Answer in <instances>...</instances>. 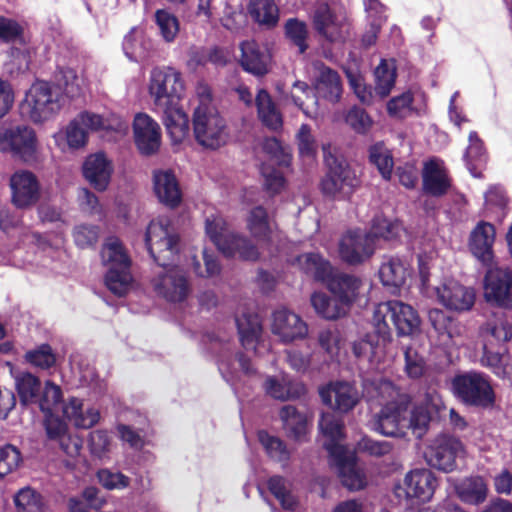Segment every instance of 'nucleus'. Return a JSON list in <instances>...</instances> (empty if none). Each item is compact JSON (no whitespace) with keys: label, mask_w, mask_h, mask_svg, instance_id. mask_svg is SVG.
I'll return each mask as SVG.
<instances>
[{"label":"nucleus","mask_w":512,"mask_h":512,"mask_svg":"<svg viewBox=\"0 0 512 512\" xmlns=\"http://www.w3.org/2000/svg\"><path fill=\"white\" fill-rule=\"evenodd\" d=\"M150 255L161 267L152 279L158 296L172 303L183 302L190 293L184 271L174 264L179 251V237L167 217H158L150 222L145 236Z\"/></svg>","instance_id":"nucleus-1"},{"label":"nucleus","mask_w":512,"mask_h":512,"mask_svg":"<svg viewBox=\"0 0 512 512\" xmlns=\"http://www.w3.org/2000/svg\"><path fill=\"white\" fill-rule=\"evenodd\" d=\"M149 96L155 112L162 114L173 142H181L189 131V120L181 106L185 84L182 74L172 67L154 68L150 73Z\"/></svg>","instance_id":"nucleus-2"},{"label":"nucleus","mask_w":512,"mask_h":512,"mask_svg":"<svg viewBox=\"0 0 512 512\" xmlns=\"http://www.w3.org/2000/svg\"><path fill=\"white\" fill-rule=\"evenodd\" d=\"M363 387L367 400L382 406L370 421L371 429L387 437H404L411 397L384 378L365 380Z\"/></svg>","instance_id":"nucleus-3"},{"label":"nucleus","mask_w":512,"mask_h":512,"mask_svg":"<svg viewBox=\"0 0 512 512\" xmlns=\"http://www.w3.org/2000/svg\"><path fill=\"white\" fill-rule=\"evenodd\" d=\"M315 68L318 75L315 81V94L309 89L308 85L302 81H295L291 99L303 113L310 118L317 114L318 98H323L329 102H337L342 94V85L338 73L324 64L317 63Z\"/></svg>","instance_id":"nucleus-4"},{"label":"nucleus","mask_w":512,"mask_h":512,"mask_svg":"<svg viewBox=\"0 0 512 512\" xmlns=\"http://www.w3.org/2000/svg\"><path fill=\"white\" fill-rule=\"evenodd\" d=\"M205 233L226 257H237L244 261L260 258L258 247L246 236L231 231L223 216L217 212L206 215Z\"/></svg>","instance_id":"nucleus-5"},{"label":"nucleus","mask_w":512,"mask_h":512,"mask_svg":"<svg viewBox=\"0 0 512 512\" xmlns=\"http://www.w3.org/2000/svg\"><path fill=\"white\" fill-rule=\"evenodd\" d=\"M64 106L59 88L46 81H36L25 94L21 104L23 115L34 124L54 119Z\"/></svg>","instance_id":"nucleus-6"},{"label":"nucleus","mask_w":512,"mask_h":512,"mask_svg":"<svg viewBox=\"0 0 512 512\" xmlns=\"http://www.w3.org/2000/svg\"><path fill=\"white\" fill-rule=\"evenodd\" d=\"M322 150L327 173L320 183L321 192L334 200L348 199L360 184L355 171L345 160L332 153L330 144L323 145Z\"/></svg>","instance_id":"nucleus-7"},{"label":"nucleus","mask_w":512,"mask_h":512,"mask_svg":"<svg viewBox=\"0 0 512 512\" xmlns=\"http://www.w3.org/2000/svg\"><path fill=\"white\" fill-rule=\"evenodd\" d=\"M13 378L20 404L23 406L35 404L45 415H50L62 400L61 387L51 380L42 384L30 372H17Z\"/></svg>","instance_id":"nucleus-8"},{"label":"nucleus","mask_w":512,"mask_h":512,"mask_svg":"<svg viewBox=\"0 0 512 512\" xmlns=\"http://www.w3.org/2000/svg\"><path fill=\"white\" fill-rule=\"evenodd\" d=\"M101 259L108 268L105 276L107 288L119 297L126 295L132 287L130 259L118 238L109 237L105 241Z\"/></svg>","instance_id":"nucleus-9"},{"label":"nucleus","mask_w":512,"mask_h":512,"mask_svg":"<svg viewBox=\"0 0 512 512\" xmlns=\"http://www.w3.org/2000/svg\"><path fill=\"white\" fill-rule=\"evenodd\" d=\"M452 392L466 405L490 408L495 403V393L489 377L480 372L456 375L452 380Z\"/></svg>","instance_id":"nucleus-10"},{"label":"nucleus","mask_w":512,"mask_h":512,"mask_svg":"<svg viewBox=\"0 0 512 512\" xmlns=\"http://www.w3.org/2000/svg\"><path fill=\"white\" fill-rule=\"evenodd\" d=\"M0 152L11 153L27 164L35 163L39 156L36 131L24 124L11 127L0 124Z\"/></svg>","instance_id":"nucleus-11"},{"label":"nucleus","mask_w":512,"mask_h":512,"mask_svg":"<svg viewBox=\"0 0 512 512\" xmlns=\"http://www.w3.org/2000/svg\"><path fill=\"white\" fill-rule=\"evenodd\" d=\"M193 129L197 142L203 147L217 149L226 142V124L215 108L197 106Z\"/></svg>","instance_id":"nucleus-12"},{"label":"nucleus","mask_w":512,"mask_h":512,"mask_svg":"<svg viewBox=\"0 0 512 512\" xmlns=\"http://www.w3.org/2000/svg\"><path fill=\"white\" fill-rule=\"evenodd\" d=\"M209 349L217 355L218 369L230 385L234 386L239 379V373L242 372L247 376L255 373V369L247 357L242 353L233 354L232 346L229 341L220 339L219 337H209Z\"/></svg>","instance_id":"nucleus-13"},{"label":"nucleus","mask_w":512,"mask_h":512,"mask_svg":"<svg viewBox=\"0 0 512 512\" xmlns=\"http://www.w3.org/2000/svg\"><path fill=\"white\" fill-rule=\"evenodd\" d=\"M390 320L399 335H412L420 325V318L414 308L401 301L392 300L378 304L373 313V321L389 326Z\"/></svg>","instance_id":"nucleus-14"},{"label":"nucleus","mask_w":512,"mask_h":512,"mask_svg":"<svg viewBox=\"0 0 512 512\" xmlns=\"http://www.w3.org/2000/svg\"><path fill=\"white\" fill-rule=\"evenodd\" d=\"M312 21L315 30L329 42H342L349 35L348 19L342 14L335 13L324 1L317 3Z\"/></svg>","instance_id":"nucleus-15"},{"label":"nucleus","mask_w":512,"mask_h":512,"mask_svg":"<svg viewBox=\"0 0 512 512\" xmlns=\"http://www.w3.org/2000/svg\"><path fill=\"white\" fill-rule=\"evenodd\" d=\"M77 121L89 132H97L108 140L116 141L129 132V122L114 113L98 114L92 111H82Z\"/></svg>","instance_id":"nucleus-16"},{"label":"nucleus","mask_w":512,"mask_h":512,"mask_svg":"<svg viewBox=\"0 0 512 512\" xmlns=\"http://www.w3.org/2000/svg\"><path fill=\"white\" fill-rule=\"evenodd\" d=\"M463 453L464 448L459 439L440 435L429 446L425 459L430 467L448 473L456 468V460Z\"/></svg>","instance_id":"nucleus-17"},{"label":"nucleus","mask_w":512,"mask_h":512,"mask_svg":"<svg viewBox=\"0 0 512 512\" xmlns=\"http://www.w3.org/2000/svg\"><path fill=\"white\" fill-rule=\"evenodd\" d=\"M308 324L294 311L282 307L272 314L271 332L282 344H291L308 336Z\"/></svg>","instance_id":"nucleus-18"},{"label":"nucleus","mask_w":512,"mask_h":512,"mask_svg":"<svg viewBox=\"0 0 512 512\" xmlns=\"http://www.w3.org/2000/svg\"><path fill=\"white\" fill-rule=\"evenodd\" d=\"M392 341L388 326L373 321V331L353 343V352L357 358H363L371 364H379L385 356L386 347Z\"/></svg>","instance_id":"nucleus-19"},{"label":"nucleus","mask_w":512,"mask_h":512,"mask_svg":"<svg viewBox=\"0 0 512 512\" xmlns=\"http://www.w3.org/2000/svg\"><path fill=\"white\" fill-rule=\"evenodd\" d=\"M375 252V243L370 234L361 230L345 233L338 244L340 259L349 265H359L367 261Z\"/></svg>","instance_id":"nucleus-20"},{"label":"nucleus","mask_w":512,"mask_h":512,"mask_svg":"<svg viewBox=\"0 0 512 512\" xmlns=\"http://www.w3.org/2000/svg\"><path fill=\"white\" fill-rule=\"evenodd\" d=\"M484 297L497 306L512 307V270L500 266L490 268L484 279Z\"/></svg>","instance_id":"nucleus-21"},{"label":"nucleus","mask_w":512,"mask_h":512,"mask_svg":"<svg viewBox=\"0 0 512 512\" xmlns=\"http://www.w3.org/2000/svg\"><path fill=\"white\" fill-rule=\"evenodd\" d=\"M11 202L19 209L35 205L41 196L40 183L37 176L25 169L15 171L9 180Z\"/></svg>","instance_id":"nucleus-22"},{"label":"nucleus","mask_w":512,"mask_h":512,"mask_svg":"<svg viewBox=\"0 0 512 512\" xmlns=\"http://www.w3.org/2000/svg\"><path fill=\"white\" fill-rule=\"evenodd\" d=\"M331 460L338 470L342 484L349 490H360L367 480L364 472L357 466L355 455L348 447H330Z\"/></svg>","instance_id":"nucleus-23"},{"label":"nucleus","mask_w":512,"mask_h":512,"mask_svg":"<svg viewBox=\"0 0 512 512\" xmlns=\"http://www.w3.org/2000/svg\"><path fill=\"white\" fill-rule=\"evenodd\" d=\"M437 480L429 469H415L404 478L403 485L395 488L398 498H416L420 501H428L434 494Z\"/></svg>","instance_id":"nucleus-24"},{"label":"nucleus","mask_w":512,"mask_h":512,"mask_svg":"<svg viewBox=\"0 0 512 512\" xmlns=\"http://www.w3.org/2000/svg\"><path fill=\"white\" fill-rule=\"evenodd\" d=\"M437 300L445 308L465 312L469 311L475 303V291L455 280H447L434 288Z\"/></svg>","instance_id":"nucleus-25"},{"label":"nucleus","mask_w":512,"mask_h":512,"mask_svg":"<svg viewBox=\"0 0 512 512\" xmlns=\"http://www.w3.org/2000/svg\"><path fill=\"white\" fill-rule=\"evenodd\" d=\"M324 404L342 413L352 410L360 400L356 387L349 382L336 381L320 388Z\"/></svg>","instance_id":"nucleus-26"},{"label":"nucleus","mask_w":512,"mask_h":512,"mask_svg":"<svg viewBox=\"0 0 512 512\" xmlns=\"http://www.w3.org/2000/svg\"><path fill=\"white\" fill-rule=\"evenodd\" d=\"M134 140L139 151L144 155L155 153L161 144L158 123L145 113H138L133 120Z\"/></svg>","instance_id":"nucleus-27"},{"label":"nucleus","mask_w":512,"mask_h":512,"mask_svg":"<svg viewBox=\"0 0 512 512\" xmlns=\"http://www.w3.org/2000/svg\"><path fill=\"white\" fill-rule=\"evenodd\" d=\"M263 389L268 396L280 401L296 400L306 394L305 385L286 372L267 375Z\"/></svg>","instance_id":"nucleus-28"},{"label":"nucleus","mask_w":512,"mask_h":512,"mask_svg":"<svg viewBox=\"0 0 512 512\" xmlns=\"http://www.w3.org/2000/svg\"><path fill=\"white\" fill-rule=\"evenodd\" d=\"M112 173V161L103 152L91 154L84 161L83 175L85 179L100 192L108 188Z\"/></svg>","instance_id":"nucleus-29"},{"label":"nucleus","mask_w":512,"mask_h":512,"mask_svg":"<svg viewBox=\"0 0 512 512\" xmlns=\"http://www.w3.org/2000/svg\"><path fill=\"white\" fill-rule=\"evenodd\" d=\"M154 192L161 203L174 208L182 200V191L175 174L170 170H158L153 175Z\"/></svg>","instance_id":"nucleus-30"},{"label":"nucleus","mask_w":512,"mask_h":512,"mask_svg":"<svg viewBox=\"0 0 512 512\" xmlns=\"http://www.w3.org/2000/svg\"><path fill=\"white\" fill-rule=\"evenodd\" d=\"M495 228L488 222H480L470 235L469 247L472 254L483 264L487 265L493 258Z\"/></svg>","instance_id":"nucleus-31"},{"label":"nucleus","mask_w":512,"mask_h":512,"mask_svg":"<svg viewBox=\"0 0 512 512\" xmlns=\"http://www.w3.org/2000/svg\"><path fill=\"white\" fill-rule=\"evenodd\" d=\"M425 193L440 197L447 193L451 180L442 161L433 159L425 163L422 173Z\"/></svg>","instance_id":"nucleus-32"},{"label":"nucleus","mask_w":512,"mask_h":512,"mask_svg":"<svg viewBox=\"0 0 512 512\" xmlns=\"http://www.w3.org/2000/svg\"><path fill=\"white\" fill-rule=\"evenodd\" d=\"M63 415L75 427L82 429H89L100 420L99 410L77 397L69 398L63 405Z\"/></svg>","instance_id":"nucleus-33"},{"label":"nucleus","mask_w":512,"mask_h":512,"mask_svg":"<svg viewBox=\"0 0 512 512\" xmlns=\"http://www.w3.org/2000/svg\"><path fill=\"white\" fill-rule=\"evenodd\" d=\"M410 275V264L404 257L387 255L382 259L379 277L384 286L399 288Z\"/></svg>","instance_id":"nucleus-34"},{"label":"nucleus","mask_w":512,"mask_h":512,"mask_svg":"<svg viewBox=\"0 0 512 512\" xmlns=\"http://www.w3.org/2000/svg\"><path fill=\"white\" fill-rule=\"evenodd\" d=\"M241 65L249 73L262 76L268 72L270 54L266 48L260 47L255 41H244L240 45Z\"/></svg>","instance_id":"nucleus-35"},{"label":"nucleus","mask_w":512,"mask_h":512,"mask_svg":"<svg viewBox=\"0 0 512 512\" xmlns=\"http://www.w3.org/2000/svg\"><path fill=\"white\" fill-rule=\"evenodd\" d=\"M361 284V280L356 276L334 272L326 283V287L332 295L343 300L345 307L350 310L359 294Z\"/></svg>","instance_id":"nucleus-36"},{"label":"nucleus","mask_w":512,"mask_h":512,"mask_svg":"<svg viewBox=\"0 0 512 512\" xmlns=\"http://www.w3.org/2000/svg\"><path fill=\"white\" fill-rule=\"evenodd\" d=\"M53 139L61 151H76L87 145L88 133L74 117L65 127L53 134Z\"/></svg>","instance_id":"nucleus-37"},{"label":"nucleus","mask_w":512,"mask_h":512,"mask_svg":"<svg viewBox=\"0 0 512 512\" xmlns=\"http://www.w3.org/2000/svg\"><path fill=\"white\" fill-rule=\"evenodd\" d=\"M295 264L306 275L325 284L335 272L330 262L318 253L311 252L299 255L295 259Z\"/></svg>","instance_id":"nucleus-38"},{"label":"nucleus","mask_w":512,"mask_h":512,"mask_svg":"<svg viewBox=\"0 0 512 512\" xmlns=\"http://www.w3.org/2000/svg\"><path fill=\"white\" fill-rule=\"evenodd\" d=\"M246 226L251 236L259 243H270L274 238V225L262 206L250 210Z\"/></svg>","instance_id":"nucleus-39"},{"label":"nucleus","mask_w":512,"mask_h":512,"mask_svg":"<svg viewBox=\"0 0 512 512\" xmlns=\"http://www.w3.org/2000/svg\"><path fill=\"white\" fill-rule=\"evenodd\" d=\"M279 417L287 435L297 441H302L308 432L306 413L293 405H284L279 411Z\"/></svg>","instance_id":"nucleus-40"},{"label":"nucleus","mask_w":512,"mask_h":512,"mask_svg":"<svg viewBox=\"0 0 512 512\" xmlns=\"http://www.w3.org/2000/svg\"><path fill=\"white\" fill-rule=\"evenodd\" d=\"M310 302L316 314L326 320H337L349 311L343 304V300L321 291L314 292L310 297Z\"/></svg>","instance_id":"nucleus-41"},{"label":"nucleus","mask_w":512,"mask_h":512,"mask_svg":"<svg viewBox=\"0 0 512 512\" xmlns=\"http://www.w3.org/2000/svg\"><path fill=\"white\" fill-rule=\"evenodd\" d=\"M153 48V43L141 29L133 28L124 38L125 55L134 62L146 60Z\"/></svg>","instance_id":"nucleus-42"},{"label":"nucleus","mask_w":512,"mask_h":512,"mask_svg":"<svg viewBox=\"0 0 512 512\" xmlns=\"http://www.w3.org/2000/svg\"><path fill=\"white\" fill-rule=\"evenodd\" d=\"M236 324L242 346L246 350H255L262 334L259 316L253 313H244L236 318Z\"/></svg>","instance_id":"nucleus-43"},{"label":"nucleus","mask_w":512,"mask_h":512,"mask_svg":"<svg viewBox=\"0 0 512 512\" xmlns=\"http://www.w3.org/2000/svg\"><path fill=\"white\" fill-rule=\"evenodd\" d=\"M404 356V372L411 379L422 377L427 369L426 360L419 343L412 338L408 344L402 345Z\"/></svg>","instance_id":"nucleus-44"},{"label":"nucleus","mask_w":512,"mask_h":512,"mask_svg":"<svg viewBox=\"0 0 512 512\" xmlns=\"http://www.w3.org/2000/svg\"><path fill=\"white\" fill-rule=\"evenodd\" d=\"M258 117L269 129L277 130L282 127L283 119L269 93L260 89L255 98Z\"/></svg>","instance_id":"nucleus-45"},{"label":"nucleus","mask_w":512,"mask_h":512,"mask_svg":"<svg viewBox=\"0 0 512 512\" xmlns=\"http://www.w3.org/2000/svg\"><path fill=\"white\" fill-rule=\"evenodd\" d=\"M493 345L483 344V355L481 363L483 366L489 367L495 375L500 378L510 379L511 365L508 362L509 356L504 348L497 351L493 350Z\"/></svg>","instance_id":"nucleus-46"},{"label":"nucleus","mask_w":512,"mask_h":512,"mask_svg":"<svg viewBox=\"0 0 512 512\" xmlns=\"http://www.w3.org/2000/svg\"><path fill=\"white\" fill-rule=\"evenodd\" d=\"M57 88L62 89V95L68 98H76L82 95L85 88V80L82 74L70 67L60 68L56 76Z\"/></svg>","instance_id":"nucleus-47"},{"label":"nucleus","mask_w":512,"mask_h":512,"mask_svg":"<svg viewBox=\"0 0 512 512\" xmlns=\"http://www.w3.org/2000/svg\"><path fill=\"white\" fill-rule=\"evenodd\" d=\"M319 428L326 437L324 447L331 456L330 447H345L340 442L343 438V422L332 413H323L319 420Z\"/></svg>","instance_id":"nucleus-48"},{"label":"nucleus","mask_w":512,"mask_h":512,"mask_svg":"<svg viewBox=\"0 0 512 512\" xmlns=\"http://www.w3.org/2000/svg\"><path fill=\"white\" fill-rule=\"evenodd\" d=\"M249 13L255 22L268 28L279 21V9L274 0H249Z\"/></svg>","instance_id":"nucleus-49"},{"label":"nucleus","mask_w":512,"mask_h":512,"mask_svg":"<svg viewBox=\"0 0 512 512\" xmlns=\"http://www.w3.org/2000/svg\"><path fill=\"white\" fill-rule=\"evenodd\" d=\"M487 492V484L479 476L466 478L457 486V493L460 499L470 504L484 502Z\"/></svg>","instance_id":"nucleus-50"},{"label":"nucleus","mask_w":512,"mask_h":512,"mask_svg":"<svg viewBox=\"0 0 512 512\" xmlns=\"http://www.w3.org/2000/svg\"><path fill=\"white\" fill-rule=\"evenodd\" d=\"M487 155L483 146V142L477 133L472 131L469 134V145L464 155L466 167L474 177H480V173L476 170L486 163Z\"/></svg>","instance_id":"nucleus-51"},{"label":"nucleus","mask_w":512,"mask_h":512,"mask_svg":"<svg viewBox=\"0 0 512 512\" xmlns=\"http://www.w3.org/2000/svg\"><path fill=\"white\" fill-rule=\"evenodd\" d=\"M375 92L381 98L386 97L392 90L396 80V67L392 60H382L376 67Z\"/></svg>","instance_id":"nucleus-52"},{"label":"nucleus","mask_w":512,"mask_h":512,"mask_svg":"<svg viewBox=\"0 0 512 512\" xmlns=\"http://www.w3.org/2000/svg\"><path fill=\"white\" fill-rule=\"evenodd\" d=\"M404 227L398 220H390L383 216H376L373 219L370 235L373 240L382 238L386 241L400 239L404 233Z\"/></svg>","instance_id":"nucleus-53"},{"label":"nucleus","mask_w":512,"mask_h":512,"mask_svg":"<svg viewBox=\"0 0 512 512\" xmlns=\"http://www.w3.org/2000/svg\"><path fill=\"white\" fill-rule=\"evenodd\" d=\"M258 439L267 455L272 460L282 463L283 465L287 464L290 458V452L280 438L270 435L266 431H260L258 433Z\"/></svg>","instance_id":"nucleus-54"},{"label":"nucleus","mask_w":512,"mask_h":512,"mask_svg":"<svg viewBox=\"0 0 512 512\" xmlns=\"http://www.w3.org/2000/svg\"><path fill=\"white\" fill-rule=\"evenodd\" d=\"M268 489L285 510H294L297 505L291 485L283 477L273 476L268 480Z\"/></svg>","instance_id":"nucleus-55"},{"label":"nucleus","mask_w":512,"mask_h":512,"mask_svg":"<svg viewBox=\"0 0 512 512\" xmlns=\"http://www.w3.org/2000/svg\"><path fill=\"white\" fill-rule=\"evenodd\" d=\"M481 336L489 345L505 343L512 338V326L502 320L491 321L481 328Z\"/></svg>","instance_id":"nucleus-56"},{"label":"nucleus","mask_w":512,"mask_h":512,"mask_svg":"<svg viewBox=\"0 0 512 512\" xmlns=\"http://www.w3.org/2000/svg\"><path fill=\"white\" fill-rule=\"evenodd\" d=\"M296 139L300 157L304 162L312 163L316 158L318 145L312 135L311 127L302 124L296 134Z\"/></svg>","instance_id":"nucleus-57"},{"label":"nucleus","mask_w":512,"mask_h":512,"mask_svg":"<svg viewBox=\"0 0 512 512\" xmlns=\"http://www.w3.org/2000/svg\"><path fill=\"white\" fill-rule=\"evenodd\" d=\"M369 158L382 177L390 179L393 169V158L390 151L383 144L377 143L370 148Z\"/></svg>","instance_id":"nucleus-58"},{"label":"nucleus","mask_w":512,"mask_h":512,"mask_svg":"<svg viewBox=\"0 0 512 512\" xmlns=\"http://www.w3.org/2000/svg\"><path fill=\"white\" fill-rule=\"evenodd\" d=\"M155 21L162 38L166 42L175 40L179 32V21L171 12L160 9L155 12Z\"/></svg>","instance_id":"nucleus-59"},{"label":"nucleus","mask_w":512,"mask_h":512,"mask_svg":"<svg viewBox=\"0 0 512 512\" xmlns=\"http://www.w3.org/2000/svg\"><path fill=\"white\" fill-rule=\"evenodd\" d=\"M25 360L40 369H49L56 363V355L48 344H42L39 347L27 351Z\"/></svg>","instance_id":"nucleus-60"},{"label":"nucleus","mask_w":512,"mask_h":512,"mask_svg":"<svg viewBox=\"0 0 512 512\" xmlns=\"http://www.w3.org/2000/svg\"><path fill=\"white\" fill-rule=\"evenodd\" d=\"M17 512L41 511L42 501L39 494L29 487L21 489L14 497Z\"/></svg>","instance_id":"nucleus-61"},{"label":"nucleus","mask_w":512,"mask_h":512,"mask_svg":"<svg viewBox=\"0 0 512 512\" xmlns=\"http://www.w3.org/2000/svg\"><path fill=\"white\" fill-rule=\"evenodd\" d=\"M413 94L410 91L391 98L387 103V111L391 117L405 118L413 111Z\"/></svg>","instance_id":"nucleus-62"},{"label":"nucleus","mask_w":512,"mask_h":512,"mask_svg":"<svg viewBox=\"0 0 512 512\" xmlns=\"http://www.w3.org/2000/svg\"><path fill=\"white\" fill-rule=\"evenodd\" d=\"M99 483L107 490H122L129 486L130 479L119 471L104 468L97 472Z\"/></svg>","instance_id":"nucleus-63"},{"label":"nucleus","mask_w":512,"mask_h":512,"mask_svg":"<svg viewBox=\"0 0 512 512\" xmlns=\"http://www.w3.org/2000/svg\"><path fill=\"white\" fill-rule=\"evenodd\" d=\"M318 343L320 347L333 359L338 356L343 340L337 329H324L319 332Z\"/></svg>","instance_id":"nucleus-64"}]
</instances>
